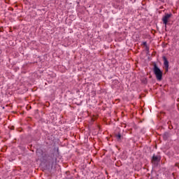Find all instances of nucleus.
I'll list each match as a JSON object with an SVG mask.
<instances>
[{"label":"nucleus","mask_w":179,"mask_h":179,"mask_svg":"<svg viewBox=\"0 0 179 179\" xmlns=\"http://www.w3.org/2000/svg\"><path fill=\"white\" fill-rule=\"evenodd\" d=\"M153 72L156 76L157 80H162L163 78V71L157 66L156 63L153 64Z\"/></svg>","instance_id":"1"},{"label":"nucleus","mask_w":179,"mask_h":179,"mask_svg":"<svg viewBox=\"0 0 179 179\" xmlns=\"http://www.w3.org/2000/svg\"><path fill=\"white\" fill-rule=\"evenodd\" d=\"M173 16V14L171 13H166L164 17H162V22L163 24H164L165 29H167V24L169 23V20H170V17Z\"/></svg>","instance_id":"2"},{"label":"nucleus","mask_w":179,"mask_h":179,"mask_svg":"<svg viewBox=\"0 0 179 179\" xmlns=\"http://www.w3.org/2000/svg\"><path fill=\"white\" fill-rule=\"evenodd\" d=\"M162 59L164 61V65L166 68V72H168L169 71V60H167V57H166V56H163Z\"/></svg>","instance_id":"3"},{"label":"nucleus","mask_w":179,"mask_h":179,"mask_svg":"<svg viewBox=\"0 0 179 179\" xmlns=\"http://www.w3.org/2000/svg\"><path fill=\"white\" fill-rule=\"evenodd\" d=\"M161 158L159 157L155 156V155L152 156L151 162L152 163H156L160 162Z\"/></svg>","instance_id":"4"},{"label":"nucleus","mask_w":179,"mask_h":179,"mask_svg":"<svg viewBox=\"0 0 179 179\" xmlns=\"http://www.w3.org/2000/svg\"><path fill=\"white\" fill-rule=\"evenodd\" d=\"M115 138L118 141H121V138H122V136H121V134H115Z\"/></svg>","instance_id":"5"},{"label":"nucleus","mask_w":179,"mask_h":179,"mask_svg":"<svg viewBox=\"0 0 179 179\" xmlns=\"http://www.w3.org/2000/svg\"><path fill=\"white\" fill-rule=\"evenodd\" d=\"M143 45H145L147 51H149V48L148 46V43L146 41L143 42Z\"/></svg>","instance_id":"6"},{"label":"nucleus","mask_w":179,"mask_h":179,"mask_svg":"<svg viewBox=\"0 0 179 179\" xmlns=\"http://www.w3.org/2000/svg\"><path fill=\"white\" fill-rule=\"evenodd\" d=\"M134 2H135V0H134Z\"/></svg>","instance_id":"7"}]
</instances>
